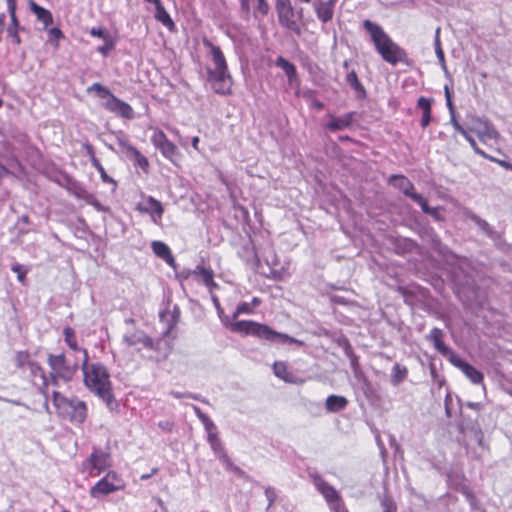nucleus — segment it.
Returning <instances> with one entry per match:
<instances>
[{"mask_svg": "<svg viewBox=\"0 0 512 512\" xmlns=\"http://www.w3.org/2000/svg\"><path fill=\"white\" fill-rule=\"evenodd\" d=\"M362 26L369 34L376 51L384 61L393 66L399 62L409 64L407 52L395 43L380 25L366 19L362 22Z\"/></svg>", "mask_w": 512, "mask_h": 512, "instance_id": "1", "label": "nucleus"}, {"mask_svg": "<svg viewBox=\"0 0 512 512\" xmlns=\"http://www.w3.org/2000/svg\"><path fill=\"white\" fill-rule=\"evenodd\" d=\"M82 354V370L86 387L105 403L110 404L113 400V393L108 370L100 363L89 364L87 350H83Z\"/></svg>", "mask_w": 512, "mask_h": 512, "instance_id": "2", "label": "nucleus"}, {"mask_svg": "<svg viewBox=\"0 0 512 512\" xmlns=\"http://www.w3.org/2000/svg\"><path fill=\"white\" fill-rule=\"evenodd\" d=\"M204 46L210 48L214 68H208V80L215 93L229 95L232 92V77L228 71L226 59L219 46H215L208 39L203 40Z\"/></svg>", "mask_w": 512, "mask_h": 512, "instance_id": "3", "label": "nucleus"}, {"mask_svg": "<svg viewBox=\"0 0 512 512\" xmlns=\"http://www.w3.org/2000/svg\"><path fill=\"white\" fill-rule=\"evenodd\" d=\"M87 92H94L101 100V104L106 110L123 118L131 119L133 117L134 111L132 107L117 98L106 86L100 83H94L87 88Z\"/></svg>", "mask_w": 512, "mask_h": 512, "instance_id": "4", "label": "nucleus"}, {"mask_svg": "<svg viewBox=\"0 0 512 512\" xmlns=\"http://www.w3.org/2000/svg\"><path fill=\"white\" fill-rule=\"evenodd\" d=\"M53 404L60 416L74 423H82L87 416V407L83 401L68 399L59 392L52 394Z\"/></svg>", "mask_w": 512, "mask_h": 512, "instance_id": "5", "label": "nucleus"}, {"mask_svg": "<svg viewBox=\"0 0 512 512\" xmlns=\"http://www.w3.org/2000/svg\"><path fill=\"white\" fill-rule=\"evenodd\" d=\"M223 324L232 332L239 333L247 336L252 335L261 339L267 337L270 334V327L252 320H240L232 322L229 320H223Z\"/></svg>", "mask_w": 512, "mask_h": 512, "instance_id": "6", "label": "nucleus"}, {"mask_svg": "<svg viewBox=\"0 0 512 512\" xmlns=\"http://www.w3.org/2000/svg\"><path fill=\"white\" fill-rule=\"evenodd\" d=\"M276 12L280 25L297 36L302 34V29L296 20V11L293 8L290 0H276Z\"/></svg>", "mask_w": 512, "mask_h": 512, "instance_id": "7", "label": "nucleus"}, {"mask_svg": "<svg viewBox=\"0 0 512 512\" xmlns=\"http://www.w3.org/2000/svg\"><path fill=\"white\" fill-rule=\"evenodd\" d=\"M110 466V455L101 449H94L90 456L82 463L83 471L90 477L100 475Z\"/></svg>", "mask_w": 512, "mask_h": 512, "instance_id": "8", "label": "nucleus"}, {"mask_svg": "<svg viewBox=\"0 0 512 512\" xmlns=\"http://www.w3.org/2000/svg\"><path fill=\"white\" fill-rule=\"evenodd\" d=\"M123 488L124 483L119 475L114 471H110L106 474L105 477H103L93 487H91L89 494L92 498H98Z\"/></svg>", "mask_w": 512, "mask_h": 512, "instance_id": "9", "label": "nucleus"}, {"mask_svg": "<svg viewBox=\"0 0 512 512\" xmlns=\"http://www.w3.org/2000/svg\"><path fill=\"white\" fill-rule=\"evenodd\" d=\"M390 183L400 189L406 196L410 197L413 201L420 205L421 209L426 214L436 215L437 209L430 208L427 201L418 193L414 192L413 184L404 176H392Z\"/></svg>", "mask_w": 512, "mask_h": 512, "instance_id": "10", "label": "nucleus"}, {"mask_svg": "<svg viewBox=\"0 0 512 512\" xmlns=\"http://www.w3.org/2000/svg\"><path fill=\"white\" fill-rule=\"evenodd\" d=\"M48 364L51 368L53 382L56 381V378L63 379L64 381L71 380L76 370L75 366H71L66 362L64 354H49Z\"/></svg>", "mask_w": 512, "mask_h": 512, "instance_id": "11", "label": "nucleus"}, {"mask_svg": "<svg viewBox=\"0 0 512 512\" xmlns=\"http://www.w3.org/2000/svg\"><path fill=\"white\" fill-rule=\"evenodd\" d=\"M458 132L470 143L475 152L481 155H485V152L478 146L477 141L491 144L497 135V130H458Z\"/></svg>", "mask_w": 512, "mask_h": 512, "instance_id": "12", "label": "nucleus"}, {"mask_svg": "<svg viewBox=\"0 0 512 512\" xmlns=\"http://www.w3.org/2000/svg\"><path fill=\"white\" fill-rule=\"evenodd\" d=\"M136 209L141 213L148 214L155 224L159 225L161 223L164 208L161 202L152 196L144 197L137 204Z\"/></svg>", "mask_w": 512, "mask_h": 512, "instance_id": "13", "label": "nucleus"}, {"mask_svg": "<svg viewBox=\"0 0 512 512\" xmlns=\"http://www.w3.org/2000/svg\"><path fill=\"white\" fill-rule=\"evenodd\" d=\"M449 359L473 384H480L483 381V374L456 354L451 353Z\"/></svg>", "mask_w": 512, "mask_h": 512, "instance_id": "14", "label": "nucleus"}, {"mask_svg": "<svg viewBox=\"0 0 512 512\" xmlns=\"http://www.w3.org/2000/svg\"><path fill=\"white\" fill-rule=\"evenodd\" d=\"M152 141L164 157L175 162L176 147L166 138L162 130H158L153 134Z\"/></svg>", "mask_w": 512, "mask_h": 512, "instance_id": "15", "label": "nucleus"}, {"mask_svg": "<svg viewBox=\"0 0 512 512\" xmlns=\"http://www.w3.org/2000/svg\"><path fill=\"white\" fill-rule=\"evenodd\" d=\"M313 483L317 490L322 494V496L327 501L329 507L331 508L336 502H341V497L339 493L330 486L327 482H325L321 477L314 476Z\"/></svg>", "mask_w": 512, "mask_h": 512, "instance_id": "16", "label": "nucleus"}, {"mask_svg": "<svg viewBox=\"0 0 512 512\" xmlns=\"http://www.w3.org/2000/svg\"><path fill=\"white\" fill-rule=\"evenodd\" d=\"M123 342L128 347H137L138 349L152 347V340L142 330L126 333L123 336Z\"/></svg>", "mask_w": 512, "mask_h": 512, "instance_id": "17", "label": "nucleus"}, {"mask_svg": "<svg viewBox=\"0 0 512 512\" xmlns=\"http://www.w3.org/2000/svg\"><path fill=\"white\" fill-rule=\"evenodd\" d=\"M336 0H328V1H315L314 9L317 15V18L323 22L327 23L332 20L334 15V7Z\"/></svg>", "mask_w": 512, "mask_h": 512, "instance_id": "18", "label": "nucleus"}, {"mask_svg": "<svg viewBox=\"0 0 512 512\" xmlns=\"http://www.w3.org/2000/svg\"><path fill=\"white\" fill-rule=\"evenodd\" d=\"M7 9L11 19V23L7 28L8 36L11 37L16 44H20L21 38L18 35V30L22 28L20 27L18 18L16 16V1L9 0V6H7Z\"/></svg>", "mask_w": 512, "mask_h": 512, "instance_id": "19", "label": "nucleus"}, {"mask_svg": "<svg viewBox=\"0 0 512 512\" xmlns=\"http://www.w3.org/2000/svg\"><path fill=\"white\" fill-rule=\"evenodd\" d=\"M273 371L276 377L285 381L286 383L292 384H301L303 380L298 378L294 373L288 370L287 364L285 362H275L273 365Z\"/></svg>", "mask_w": 512, "mask_h": 512, "instance_id": "20", "label": "nucleus"}, {"mask_svg": "<svg viewBox=\"0 0 512 512\" xmlns=\"http://www.w3.org/2000/svg\"><path fill=\"white\" fill-rule=\"evenodd\" d=\"M28 5L30 10L35 14L37 20L43 23L45 29L52 25L53 16L48 9L38 5L34 0H29Z\"/></svg>", "mask_w": 512, "mask_h": 512, "instance_id": "21", "label": "nucleus"}, {"mask_svg": "<svg viewBox=\"0 0 512 512\" xmlns=\"http://www.w3.org/2000/svg\"><path fill=\"white\" fill-rule=\"evenodd\" d=\"M192 275L196 277L198 281L202 282L210 290V292L218 287L213 280L214 273L210 268L197 266L196 269L192 272Z\"/></svg>", "mask_w": 512, "mask_h": 512, "instance_id": "22", "label": "nucleus"}, {"mask_svg": "<svg viewBox=\"0 0 512 512\" xmlns=\"http://www.w3.org/2000/svg\"><path fill=\"white\" fill-rule=\"evenodd\" d=\"M433 99L424 96L419 97L417 101V108L421 111L420 125L424 128L430 124L431 121V104Z\"/></svg>", "mask_w": 512, "mask_h": 512, "instance_id": "23", "label": "nucleus"}, {"mask_svg": "<svg viewBox=\"0 0 512 512\" xmlns=\"http://www.w3.org/2000/svg\"><path fill=\"white\" fill-rule=\"evenodd\" d=\"M152 250L159 258L166 261L170 266H174L175 259L171 254L170 248L162 241H153Z\"/></svg>", "mask_w": 512, "mask_h": 512, "instance_id": "24", "label": "nucleus"}, {"mask_svg": "<svg viewBox=\"0 0 512 512\" xmlns=\"http://www.w3.org/2000/svg\"><path fill=\"white\" fill-rule=\"evenodd\" d=\"M346 83L355 91L357 98L364 99L366 97V90L354 70L347 73Z\"/></svg>", "mask_w": 512, "mask_h": 512, "instance_id": "25", "label": "nucleus"}, {"mask_svg": "<svg viewBox=\"0 0 512 512\" xmlns=\"http://www.w3.org/2000/svg\"><path fill=\"white\" fill-rule=\"evenodd\" d=\"M348 400L344 396L330 395L327 397L325 407L329 412H339L346 408Z\"/></svg>", "mask_w": 512, "mask_h": 512, "instance_id": "26", "label": "nucleus"}, {"mask_svg": "<svg viewBox=\"0 0 512 512\" xmlns=\"http://www.w3.org/2000/svg\"><path fill=\"white\" fill-rule=\"evenodd\" d=\"M154 5H155V10H156L155 11L156 20L159 21L160 23H162L169 30L174 29L175 23L172 20V18L170 17V15L168 14V12L166 11V9L164 8V6L162 5L161 0L158 1V4H154Z\"/></svg>", "mask_w": 512, "mask_h": 512, "instance_id": "27", "label": "nucleus"}, {"mask_svg": "<svg viewBox=\"0 0 512 512\" xmlns=\"http://www.w3.org/2000/svg\"><path fill=\"white\" fill-rule=\"evenodd\" d=\"M275 65L279 68H281L285 75L287 76L288 78V81L290 83L293 82V80L297 77V70H296V67L294 64H292L291 62H289L286 58H284L283 56H279L276 61H275Z\"/></svg>", "mask_w": 512, "mask_h": 512, "instance_id": "28", "label": "nucleus"}, {"mask_svg": "<svg viewBox=\"0 0 512 512\" xmlns=\"http://www.w3.org/2000/svg\"><path fill=\"white\" fill-rule=\"evenodd\" d=\"M428 338H429V340H431L433 342L435 348L440 353H442L444 355H447V354L451 355L452 352L445 346V344L442 341V338H443L442 330H440L438 328L432 329Z\"/></svg>", "mask_w": 512, "mask_h": 512, "instance_id": "29", "label": "nucleus"}, {"mask_svg": "<svg viewBox=\"0 0 512 512\" xmlns=\"http://www.w3.org/2000/svg\"><path fill=\"white\" fill-rule=\"evenodd\" d=\"M270 334H267V337H264L265 340L271 341V342H279V343H295L298 345H303V342L295 339L287 334L279 333L277 331H274L270 328Z\"/></svg>", "mask_w": 512, "mask_h": 512, "instance_id": "30", "label": "nucleus"}, {"mask_svg": "<svg viewBox=\"0 0 512 512\" xmlns=\"http://www.w3.org/2000/svg\"><path fill=\"white\" fill-rule=\"evenodd\" d=\"M86 148H87V152H88V154L90 156L91 164H92L93 167H95V169L100 174V177H101L102 181L106 182V183H112V184L115 185L116 184L115 181L111 177H109L107 175L104 167L101 165L99 160L95 157L91 146H87Z\"/></svg>", "mask_w": 512, "mask_h": 512, "instance_id": "31", "label": "nucleus"}, {"mask_svg": "<svg viewBox=\"0 0 512 512\" xmlns=\"http://www.w3.org/2000/svg\"><path fill=\"white\" fill-rule=\"evenodd\" d=\"M434 48H435V53H436V57L442 67V69L447 72V66H446V61H445V55H444V51L441 47V41H440V28L438 27L435 31V38H434Z\"/></svg>", "mask_w": 512, "mask_h": 512, "instance_id": "32", "label": "nucleus"}, {"mask_svg": "<svg viewBox=\"0 0 512 512\" xmlns=\"http://www.w3.org/2000/svg\"><path fill=\"white\" fill-rule=\"evenodd\" d=\"M63 334L67 346L74 351H79L82 353L84 349L78 346L75 331L71 327H65L63 330Z\"/></svg>", "mask_w": 512, "mask_h": 512, "instance_id": "33", "label": "nucleus"}, {"mask_svg": "<svg viewBox=\"0 0 512 512\" xmlns=\"http://www.w3.org/2000/svg\"><path fill=\"white\" fill-rule=\"evenodd\" d=\"M444 93H445L446 105L451 114V122H452L454 128H462L455 118V109H454V105H453V101H452V91L447 85H445V87H444Z\"/></svg>", "mask_w": 512, "mask_h": 512, "instance_id": "34", "label": "nucleus"}, {"mask_svg": "<svg viewBox=\"0 0 512 512\" xmlns=\"http://www.w3.org/2000/svg\"><path fill=\"white\" fill-rule=\"evenodd\" d=\"M407 368L399 364H395L392 369L391 382L393 385H399L407 376Z\"/></svg>", "mask_w": 512, "mask_h": 512, "instance_id": "35", "label": "nucleus"}, {"mask_svg": "<svg viewBox=\"0 0 512 512\" xmlns=\"http://www.w3.org/2000/svg\"><path fill=\"white\" fill-rule=\"evenodd\" d=\"M128 152L132 157H134L137 165L141 167L144 171L148 169L149 162L145 156H143L136 148L132 146L127 147Z\"/></svg>", "mask_w": 512, "mask_h": 512, "instance_id": "36", "label": "nucleus"}, {"mask_svg": "<svg viewBox=\"0 0 512 512\" xmlns=\"http://www.w3.org/2000/svg\"><path fill=\"white\" fill-rule=\"evenodd\" d=\"M220 462L223 464V466L226 468V470L233 472L235 474H238L242 476L244 472L236 465L233 464L231 459L227 456V454H221V456L218 458Z\"/></svg>", "mask_w": 512, "mask_h": 512, "instance_id": "37", "label": "nucleus"}, {"mask_svg": "<svg viewBox=\"0 0 512 512\" xmlns=\"http://www.w3.org/2000/svg\"><path fill=\"white\" fill-rule=\"evenodd\" d=\"M207 441L218 458L221 456V454H225L221 440L219 439L218 435H212L211 437H207Z\"/></svg>", "mask_w": 512, "mask_h": 512, "instance_id": "38", "label": "nucleus"}, {"mask_svg": "<svg viewBox=\"0 0 512 512\" xmlns=\"http://www.w3.org/2000/svg\"><path fill=\"white\" fill-rule=\"evenodd\" d=\"M242 314H253V308L251 307V304L249 302H241L237 306L235 312L233 313L232 319H236L239 315Z\"/></svg>", "mask_w": 512, "mask_h": 512, "instance_id": "39", "label": "nucleus"}, {"mask_svg": "<svg viewBox=\"0 0 512 512\" xmlns=\"http://www.w3.org/2000/svg\"><path fill=\"white\" fill-rule=\"evenodd\" d=\"M115 47V41L112 36L104 40V45L98 46L97 51L103 56H107L110 51H112Z\"/></svg>", "mask_w": 512, "mask_h": 512, "instance_id": "40", "label": "nucleus"}, {"mask_svg": "<svg viewBox=\"0 0 512 512\" xmlns=\"http://www.w3.org/2000/svg\"><path fill=\"white\" fill-rule=\"evenodd\" d=\"M11 270L17 274V279L24 284L28 270L21 264L15 263L11 266Z\"/></svg>", "mask_w": 512, "mask_h": 512, "instance_id": "41", "label": "nucleus"}, {"mask_svg": "<svg viewBox=\"0 0 512 512\" xmlns=\"http://www.w3.org/2000/svg\"><path fill=\"white\" fill-rule=\"evenodd\" d=\"M202 424L206 430L207 437L218 435L217 427L209 417L204 418Z\"/></svg>", "mask_w": 512, "mask_h": 512, "instance_id": "42", "label": "nucleus"}, {"mask_svg": "<svg viewBox=\"0 0 512 512\" xmlns=\"http://www.w3.org/2000/svg\"><path fill=\"white\" fill-rule=\"evenodd\" d=\"M85 201L91 206H93L97 211L106 212L108 210L92 194H87L85 196Z\"/></svg>", "mask_w": 512, "mask_h": 512, "instance_id": "43", "label": "nucleus"}, {"mask_svg": "<svg viewBox=\"0 0 512 512\" xmlns=\"http://www.w3.org/2000/svg\"><path fill=\"white\" fill-rule=\"evenodd\" d=\"M211 293V300H212V303L217 311V314L221 320V322L223 323V320H229V318L227 316L224 315V311L220 305V301L218 299V297L216 295H214L212 292Z\"/></svg>", "mask_w": 512, "mask_h": 512, "instance_id": "44", "label": "nucleus"}, {"mask_svg": "<svg viewBox=\"0 0 512 512\" xmlns=\"http://www.w3.org/2000/svg\"><path fill=\"white\" fill-rule=\"evenodd\" d=\"M89 33L91 36L99 37L103 40H105L111 36L109 32H107L105 29H103L101 27H93V28H91Z\"/></svg>", "mask_w": 512, "mask_h": 512, "instance_id": "45", "label": "nucleus"}, {"mask_svg": "<svg viewBox=\"0 0 512 512\" xmlns=\"http://www.w3.org/2000/svg\"><path fill=\"white\" fill-rule=\"evenodd\" d=\"M383 512H396L395 503L388 497L383 498L381 501Z\"/></svg>", "mask_w": 512, "mask_h": 512, "instance_id": "46", "label": "nucleus"}, {"mask_svg": "<svg viewBox=\"0 0 512 512\" xmlns=\"http://www.w3.org/2000/svg\"><path fill=\"white\" fill-rule=\"evenodd\" d=\"M48 36H49V41H51V42L55 41L56 43L59 41V39L64 37L62 31L56 27L49 29Z\"/></svg>", "mask_w": 512, "mask_h": 512, "instance_id": "47", "label": "nucleus"}, {"mask_svg": "<svg viewBox=\"0 0 512 512\" xmlns=\"http://www.w3.org/2000/svg\"><path fill=\"white\" fill-rule=\"evenodd\" d=\"M16 362L19 367H23L29 362V354L25 351H20L16 355Z\"/></svg>", "mask_w": 512, "mask_h": 512, "instance_id": "48", "label": "nucleus"}, {"mask_svg": "<svg viewBox=\"0 0 512 512\" xmlns=\"http://www.w3.org/2000/svg\"><path fill=\"white\" fill-rule=\"evenodd\" d=\"M257 11L264 16L268 14L269 6L265 0H258Z\"/></svg>", "mask_w": 512, "mask_h": 512, "instance_id": "49", "label": "nucleus"}, {"mask_svg": "<svg viewBox=\"0 0 512 512\" xmlns=\"http://www.w3.org/2000/svg\"><path fill=\"white\" fill-rule=\"evenodd\" d=\"M240 6L245 18L248 19L250 15V0H240Z\"/></svg>", "mask_w": 512, "mask_h": 512, "instance_id": "50", "label": "nucleus"}, {"mask_svg": "<svg viewBox=\"0 0 512 512\" xmlns=\"http://www.w3.org/2000/svg\"><path fill=\"white\" fill-rule=\"evenodd\" d=\"M333 512H348L343 502H336L331 508Z\"/></svg>", "mask_w": 512, "mask_h": 512, "instance_id": "51", "label": "nucleus"}, {"mask_svg": "<svg viewBox=\"0 0 512 512\" xmlns=\"http://www.w3.org/2000/svg\"><path fill=\"white\" fill-rule=\"evenodd\" d=\"M193 410H194V412H195L196 416L199 418V420H200L201 422H203V419H204V418H207V417H208L206 414H204V413L200 410V408H199V407H197V406H195V405L193 406Z\"/></svg>", "mask_w": 512, "mask_h": 512, "instance_id": "52", "label": "nucleus"}, {"mask_svg": "<svg viewBox=\"0 0 512 512\" xmlns=\"http://www.w3.org/2000/svg\"><path fill=\"white\" fill-rule=\"evenodd\" d=\"M157 472H158V469H157V468H153V469H152V471H151V473H149V474H143V475L141 476V479H142V480L149 479L151 476L155 475Z\"/></svg>", "mask_w": 512, "mask_h": 512, "instance_id": "53", "label": "nucleus"}, {"mask_svg": "<svg viewBox=\"0 0 512 512\" xmlns=\"http://www.w3.org/2000/svg\"><path fill=\"white\" fill-rule=\"evenodd\" d=\"M249 303L251 304V307L254 309L261 304V300L258 297H254L252 301Z\"/></svg>", "mask_w": 512, "mask_h": 512, "instance_id": "54", "label": "nucleus"}, {"mask_svg": "<svg viewBox=\"0 0 512 512\" xmlns=\"http://www.w3.org/2000/svg\"><path fill=\"white\" fill-rule=\"evenodd\" d=\"M296 20H302L303 18V9L300 8L298 11H296Z\"/></svg>", "mask_w": 512, "mask_h": 512, "instance_id": "55", "label": "nucleus"}, {"mask_svg": "<svg viewBox=\"0 0 512 512\" xmlns=\"http://www.w3.org/2000/svg\"><path fill=\"white\" fill-rule=\"evenodd\" d=\"M326 128L333 129V128H340V127L335 122H331V123L327 124Z\"/></svg>", "mask_w": 512, "mask_h": 512, "instance_id": "56", "label": "nucleus"}, {"mask_svg": "<svg viewBox=\"0 0 512 512\" xmlns=\"http://www.w3.org/2000/svg\"><path fill=\"white\" fill-rule=\"evenodd\" d=\"M199 142V139L198 137H194L193 140H192V145L195 149H197V144Z\"/></svg>", "mask_w": 512, "mask_h": 512, "instance_id": "57", "label": "nucleus"}, {"mask_svg": "<svg viewBox=\"0 0 512 512\" xmlns=\"http://www.w3.org/2000/svg\"><path fill=\"white\" fill-rule=\"evenodd\" d=\"M0 400H3V398L0 397ZM4 401H7V402H10V403H13L15 405H22L20 402L18 401H15V400H8V399H4Z\"/></svg>", "mask_w": 512, "mask_h": 512, "instance_id": "58", "label": "nucleus"}, {"mask_svg": "<svg viewBox=\"0 0 512 512\" xmlns=\"http://www.w3.org/2000/svg\"><path fill=\"white\" fill-rule=\"evenodd\" d=\"M4 173H6V169L2 164H0V177H2Z\"/></svg>", "mask_w": 512, "mask_h": 512, "instance_id": "59", "label": "nucleus"}, {"mask_svg": "<svg viewBox=\"0 0 512 512\" xmlns=\"http://www.w3.org/2000/svg\"><path fill=\"white\" fill-rule=\"evenodd\" d=\"M171 395L175 398H180L182 395L178 392H171Z\"/></svg>", "mask_w": 512, "mask_h": 512, "instance_id": "60", "label": "nucleus"}, {"mask_svg": "<svg viewBox=\"0 0 512 512\" xmlns=\"http://www.w3.org/2000/svg\"><path fill=\"white\" fill-rule=\"evenodd\" d=\"M125 323H126V324H133V323H134V319H132V318H127V319H125Z\"/></svg>", "mask_w": 512, "mask_h": 512, "instance_id": "61", "label": "nucleus"}, {"mask_svg": "<svg viewBox=\"0 0 512 512\" xmlns=\"http://www.w3.org/2000/svg\"><path fill=\"white\" fill-rule=\"evenodd\" d=\"M349 64H350V62L348 60H345L343 62V67L347 69L349 67Z\"/></svg>", "mask_w": 512, "mask_h": 512, "instance_id": "62", "label": "nucleus"}, {"mask_svg": "<svg viewBox=\"0 0 512 512\" xmlns=\"http://www.w3.org/2000/svg\"><path fill=\"white\" fill-rule=\"evenodd\" d=\"M42 378H43V384H44V386H45V387H47V386H48V383H47V381H46L45 377H44V376H42Z\"/></svg>", "mask_w": 512, "mask_h": 512, "instance_id": "63", "label": "nucleus"}, {"mask_svg": "<svg viewBox=\"0 0 512 512\" xmlns=\"http://www.w3.org/2000/svg\"><path fill=\"white\" fill-rule=\"evenodd\" d=\"M316 106H317L318 108H322V107H323V104H322V103H320V102H318V103H316Z\"/></svg>", "mask_w": 512, "mask_h": 512, "instance_id": "64", "label": "nucleus"}]
</instances>
